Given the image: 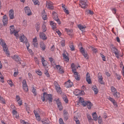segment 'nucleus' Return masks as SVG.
<instances>
[{
  "mask_svg": "<svg viewBox=\"0 0 124 124\" xmlns=\"http://www.w3.org/2000/svg\"><path fill=\"white\" fill-rule=\"evenodd\" d=\"M45 98L46 101H47L48 100L50 103L52 101L53 98L51 95L48 94L45 92H44L43 94L41 95V99L43 102L45 101Z\"/></svg>",
  "mask_w": 124,
  "mask_h": 124,
  "instance_id": "nucleus-1",
  "label": "nucleus"
},
{
  "mask_svg": "<svg viewBox=\"0 0 124 124\" xmlns=\"http://www.w3.org/2000/svg\"><path fill=\"white\" fill-rule=\"evenodd\" d=\"M88 3V1L86 0H80L79 2V5L82 8H85L87 7Z\"/></svg>",
  "mask_w": 124,
  "mask_h": 124,
  "instance_id": "nucleus-2",
  "label": "nucleus"
},
{
  "mask_svg": "<svg viewBox=\"0 0 124 124\" xmlns=\"http://www.w3.org/2000/svg\"><path fill=\"white\" fill-rule=\"evenodd\" d=\"M46 7L47 8L50 10H53L54 9L53 4L52 2L49 1H46Z\"/></svg>",
  "mask_w": 124,
  "mask_h": 124,
  "instance_id": "nucleus-3",
  "label": "nucleus"
},
{
  "mask_svg": "<svg viewBox=\"0 0 124 124\" xmlns=\"http://www.w3.org/2000/svg\"><path fill=\"white\" fill-rule=\"evenodd\" d=\"M56 102L57 106V107L60 111L62 109L63 107L61 102L60 101L59 99H58L56 100Z\"/></svg>",
  "mask_w": 124,
  "mask_h": 124,
  "instance_id": "nucleus-4",
  "label": "nucleus"
},
{
  "mask_svg": "<svg viewBox=\"0 0 124 124\" xmlns=\"http://www.w3.org/2000/svg\"><path fill=\"white\" fill-rule=\"evenodd\" d=\"M22 83L23 89L25 91L27 92L28 91V88L26 80H23Z\"/></svg>",
  "mask_w": 124,
  "mask_h": 124,
  "instance_id": "nucleus-5",
  "label": "nucleus"
},
{
  "mask_svg": "<svg viewBox=\"0 0 124 124\" xmlns=\"http://www.w3.org/2000/svg\"><path fill=\"white\" fill-rule=\"evenodd\" d=\"M98 81L101 84H104V82L103 80V78L101 73H99L98 74Z\"/></svg>",
  "mask_w": 124,
  "mask_h": 124,
  "instance_id": "nucleus-6",
  "label": "nucleus"
},
{
  "mask_svg": "<svg viewBox=\"0 0 124 124\" xmlns=\"http://www.w3.org/2000/svg\"><path fill=\"white\" fill-rule=\"evenodd\" d=\"M24 10L25 14L28 16H30L31 14V11L28 7H26L24 8Z\"/></svg>",
  "mask_w": 124,
  "mask_h": 124,
  "instance_id": "nucleus-7",
  "label": "nucleus"
},
{
  "mask_svg": "<svg viewBox=\"0 0 124 124\" xmlns=\"http://www.w3.org/2000/svg\"><path fill=\"white\" fill-rule=\"evenodd\" d=\"M72 85H73V83L70 80L68 81L65 83V86L67 88L71 87Z\"/></svg>",
  "mask_w": 124,
  "mask_h": 124,
  "instance_id": "nucleus-8",
  "label": "nucleus"
},
{
  "mask_svg": "<svg viewBox=\"0 0 124 124\" xmlns=\"http://www.w3.org/2000/svg\"><path fill=\"white\" fill-rule=\"evenodd\" d=\"M40 38L43 40H45L47 39V37L46 34L42 32H40L39 34Z\"/></svg>",
  "mask_w": 124,
  "mask_h": 124,
  "instance_id": "nucleus-9",
  "label": "nucleus"
},
{
  "mask_svg": "<svg viewBox=\"0 0 124 124\" xmlns=\"http://www.w3.org/2000/svg\"><path fill=\"white\" fill-rule=\"evenodd\" d=\"M107 98L113 103L114 106H117L116 102L113 98L110 96L108 97Z\"/></svg>",
  "mask_w": 124,
  "mask_h": 124,
  "instance_id": "nucleus-10",
  "label": "nucleus"
},
{
  "mask_svg": "<svg viewBox=\"0 0 124 124\" xmlns=\"http://www.w3.org/2000/svg\"><path fill=\"white\" fill-rule=\"evenodd\" d=\"M20 39L21 41L23 42H27V40L26 38L24 35H22L20 37Z\"/></svg>",
  "mask_w": 124,
  "mask_h": 124,
  "instance_id": "nucleus-11",
  "label": "nucleus"
},
{
  "mask_svg": "<svg viewBox=\"0 0 124 124\" xmlns=\"http://www.w3.org/2000/svg\"><path fill=\"white\" fill-rule=\"evenodd\" d=\"M2 21L3 25L5 26L7 23L8 19L7 16L6 15H5L3 17Z\"/></svg>",
  "mask_w": 124,
  "mask_h": 124,
  "instance_id": "nucleus-12",
  "label": "nucleus"
},
{
  "mask_svg": "<svg viewBox=\"0 0 124 124\" xmlns=\"http://www.w3.org/2000/svg\"><path fill=\"white\" fill-rule=\"evenodd\" d=\"M9 16L10 19H13L14 17V12L13 9L10 10L9 11Z\"/></svg>",
  "mask_w": 124,
  "mask_h": 124,
  "instance_id": "nucleus-13",
  "label": "nucleus"
},
{
  "mask_svg": "<svg viewBox=\"0 0 124 124\" xmlns=\"http://www.w3.org/2000/svg\"><path fill=\"white\" fill-rule=\"evenodd\" d=\"M92 89L94 91V94H96L98 93V90L97 87L95 85L93 86L92 87Z\"/></svg>",
  "mask_w": 124,
  "mask_h": 124,
  "instance_id": "nucleus-14",
  "label": "nucleus"
},
{
  "mask_svg": "<svg viewBox=\"0 0 124 124\" xmlns=\"http://www.w3.org/2000/svg\"><path fill=\"white\" fill-rule=\"evenodd\" d=\"M86 104L85 105V106H87V107L89 109H91V107L92 105V104L90 101H86L85 102Z\"/></svg>",
  "mask_w": 124,
  "mask_h": 124,
  "instance_id": "nucleus-15",
  "label": "nucleus"
},
{
  "mask_svg": "<svg viewBox=\"0 0 124 124\" xmlns=\"http://www.w3.org/2000/svg\"><path fill=\"white\" fill-rule=\"evenodd\" d=\"M111 48L114 54L119 52L118 50L116 49L113 45H111Z\"/></svg>",
  "mask_w": 124,
  "mask_h": 124,
  "instance_id": "nucleus-16",
  "label": "nucleus"
},
{
  "mask_svg": "<svg viewBox=\"0 0 124 124\" xmlns=\"http://www.w3.org/2000/svg\"><path fill=\"white\" fill-rule=\"evenodd\" d=\"M79 101L80 103H81V104L84 106H85V105L86 104L85 103L86 101H84V99L82 97H80L79 99Z\"/></svg>",
  "mask_w": 124,
  "mask_h": 124,
  "instance_id": "nucleus-17",
  "label": "nucleus"
},
{
  "mask_svg": "<svg viewBox=\"0 0 124 124\" xmlns=\"http://www.w3.org/2000/svg\"><path fill=\"white\" fill-rule=\"evenodd\" d=\"M65 31L70 36H72L73 35V30H70L69 29H65Z\"/></svg>",
  "mask_w": 124,
  "mask_h": 124,
  "instance_id": "nucleus-18",
  "label": "nucleus"
},
{
  "mask_svg": "<svg viewBox=\"0 0 124 124\" xmlns=\"http://www.w3.org/2000/svg\"><path fill=\"white\" fill-rule=\"evenodd\" d=\"M74 75V77L75 79L77 80H80V76L78 75V74L77 72H73Z\"/></svg>",
  "mask_w": 124,
  "mask_h": 124,
  "instance_id": "nucleus-19",
  "label": "nucleus"
},
{
  "mask_svg": "<svg viewBox=\"0 0 124 124\" xmlns=\"http://www.w3.org/2000/svg\"><path fill=\"white\" fill-rule=\"evenodd\" d=\"M42 16L43 20H45L46 19L47 16L44 10H43V12L42 14Z\"/></svg>",
  "mask_w": 124,
  "mask_h": 124,
  "instance_id": "nucleus-20",
  "label": "nucleus"
},
{
  "mask_svg": "<svg viewBox=\"0 0 124 124\" xmlns=\"http://www.w3.org/2000/svg\"><path fill=\"white\" fill-rule=\"evenodd\" d=\"M63 115L64 119L67 120L68 119L69 114L67 112L64 110L63 111Z\"/></svg>",
  "mask_w": 124,
  "mask_h": 124,
  "instance_id": "nucleus-21",
  "label": "nucleus"
},
{
  "mask_svg": "<svg viewBox=\"0 0 124 124\" xmlns=\"http://www.w3.org/2000/svg\"><path fill=\"white\" fill-rule=\"evenodd\" d=\"M40 47L43 51H44L46 48V46L44 43L42 42L40 43Z\"/></svg>",
  "mask_w": 124,
  "mask_h": 124,
  "instance_id": "nucleus-22",
  "label": "nucleus"
},
{
  "mask_svg": "<svg viewBox=\"0 0 124 124\" xmlns=\"http://www.w3.org/2000/svg\"><path fill=\"white\" fill-rule=\"evenodd\" d=\"M14 59L16 61L18 62H19V63H21L20 62H19V61L20 60V58L18 56H17V55H15L14 56Z\"/></svg>",
  "mask_w": 124,
  "mask_h": 124,
  "instance_id": "nucleus-23",
  "label": "nucleus"
},
{
  "mask_svg": "<svg viewBox=\"0 0 124 124\" xmlns=\"http://www.w3.org/2000/svg\"><path fill=\"white\" fill-rule=\"evenodd\" d=\"M50 24L51 25L52 28L53 30H54L56 28V23L54 22H53L52 21H50Z\"/></svg>",
  "mask_w": 124,
  "mask_h": 124,
  "instance_id": "nucleus-24",
  "label": "nucleus"
},
{
  "mask_svg": "<svg viewBox=\"0 0 124 124\" xmlns=\"http://www.w3.org/2000/svg\"><path fill=\"white\" fill-rule=\"evenodd\" d=\"M10 34H12L15 31L14 25H12L10 26Z\"/></svg>",
  "mask_w": 124,
  "mask_h": 124,
  "instance_id": "nucleus-25",
  "label": "nucleus"
},
{
  "mask_svg": "<svg viewBox=\"0 0 124 124\" xmlns=\"http://www.w3.org/2000/svg\"><path fill=\"white\" fill-rule=\"evenodd\" d=\"M113 96L116 98H118L120 97V93L119 92H116L112 94Z\"/></svg>",
  "mask_w": 124,
  "mask_h": 124,
  "instance_id": "nucleus-26",
  "label": "nucleus"
},
{
  "mask_svg": "<svg viewBox=\"0 0 124 124\" xmlns=\"http://www.w3.org/2000/svg\"><path fill=\"white\" fill-rule=\"evenodd\" d=\"M71 67L73 72H75V71L76 70V65L74 63H72L71 64Z\"/></svg>",
  "mask_w": 124,
  "mask_h": 124,
  "instance_id": "nucleus-27",
  "label": "nucleus"
},
{
  "mask_svg": "<svg viewBox=\"0 0 124 124\" xmlns=\"http://www.w3.org/2000/svg\"><path fill=\"white\" fill-rule=\"evenodd\" d=\"M49 60L50 62L52 65L53 66L55 65L54 62V59L51 57H50L49 58Z\"/></svg>",
  "mask_w": 124,
  "mask_h": 124,
  "instance_id": "nucleus-28",
  "label": "nucleus"
},
{
  "mask_svg": "<svg viewBox=\"0 0 124 124\" xmlns=\"http://www.w3.org/2000/svg\"><path fill=\"white\" fill-rule=\"evenodd\" d=\"M63 59L65 60L66 61L68 62L69 61V58L68 57L67 55H66L64 53L62 54Z\"/></svg>",
  "mask_w": 124,
  "mask_h": 124,
  "instance_id": "nucleus-29",
  "label": "nucleus"
},
{
  "mask_svg": "<svg viewBox=\"0 0 124 124\" xmlns=\"http://www.w3.org/2000/svg\"><path fill=\"white\" fill-rule=\"evenodd\" d=\"M4 51L5 52V53L6 54H9V52L8 50V48L6 47V46H3L2 47Z\"/></svg>",
  "mask_w": 124,
  "mask_h": 124,
  "instance_id": "nucleus-30",
  "label": "nucleus"
},
{
  "mask_svg": "<svg viewBox=\"0 0 124 124\" xmlns=\"http://www.w3.org/2000/svg\"><path fill=\"white\" fill-rule=\"evenodd\" d=\"M53 18L55 21L57 22L58 24H60L61 23V21L58 17V16H57L56 17H54Z\"/></svg>",
  "mask_w": 124,
  "mask_h": 124,
  "instance_id": "nucleus-31",
  "label": "nucleus"
},
{
  "mask_svg": "<svg viewBox=\"0 0 124 124\" xmlns=\"http://www.w3.org/2000/svg\"><path fill=\"white\" fill-rule=\"evenodd\" d=\"M78 27L81 30L83 31L86 27L85 25L83 26L82 25H81L80 24H79L78 25Z\"/></svg>",
  "mask_w": 124,
  "mask_h": 124,
  "instance_id": "nucleus-32",
  "label": "nucleus"
},
{
  "mask_svg": "<svg viewBox=\"0 0 124 124\" xmlns=\"http://www.w3.org/2000/svg\"><path fill=\"white\" fill-rule=\"evenodd\" d=\"M93 117V119L95 121H96L97 119V117H98L96 112H94L92 115Z\"/></svg>",
  "mask_w": 124,
  "mask_h": 124,
  "instance_id": "nucleus-33",
  "label": "nucleus"
},
{
  "mask_svg": "<svg viewBox=\"0 0 124 124\" xmlns=\"http://www.w3.org/2000/svg\"><path fill=\"white\" fill-rule=\"evenodd\" d=\"M55 88L57 92L58 93L60 94H61L62 92L61 91V88L60 87V86H58L57 87H56Z\"/></svg>",
  "mask_w": 124,
  "mask_h": 124,
  "instance_id": "nucleus-34",
  "label": "nucleus"
},
{
  "mask_svg": "<svg viewBox=\"0 0 124 124\" xmlns=\"http://www.w3.org/2000/svg\"><path fill=\"white\" fill-rule=\"evenodd\" d=\"M111 90L112 93V94L117 92L116 89L113 86H111L110 88Z\"/></svg>",
  "mask_w": 124,
  "mask_h": 124,
  "instance_id": "nucleus-35",
  "label": "nucleus"
},
{
  "mask_svg": "<svg viewBox=\"0 0 124 124\" xmlns=\"http://www.w3.org/2000/svg\"><path fill=\"white\" fill-rule=\"evenodd\" d=\"M39 25L40 24L39 23H36L35 25V28L37 32L38 31L39 29Z\"/></svg>",
  "mask_w": 124,
  "mask_h": 124,
  "instance_id": "nucleus-36",
  "label": "nucleus"
},
{
  "mask_svg": "<svg viewBox=\"0 0 124 124\" xmlns=\"http://www.w3.org/2000/svg\"><path fill=\"white\" fill-rule=\"evenodd\" d=\"M25 107L26 108V110L28 113L29 114L30 113V108L29 107H28L27 104L25 103Z\"/></svg>",
  "mask_w": 124,
  "mask_h": 124,
  "instance_id": "nucleus-37",
  "label": "nucleus"
},
{
  "mask_svg": "<svg viewBox=\"0 0 124 124\" xmlns=\"http://www.w3.org/2000/svg\"><path fill=\"white\" fill-rule=\"evenodd\" d=\"M42 123L43 124H49L50 122L48 119H46L45 121H42Z\"/></svg>",
  "mask_w": 124,
  "mask_h": 124,
  "instance_id": "nucleus-38",
  "label": "nucleus"
},
{
  "mask_svg": "<svg viewBox=\"0 0 124 124\" xmlns=\"http://www.w3.org/2000/svg\"><path fill=\"white\" fill-rule=\"evenodd\" d=\"M0 43L1 45L3 46H6V45L5 42L2 39H0Z\"/></svg>",
  "mask_w": 124,
  "mask_h": 124,
  "instance_id": "nucleus-39",
  "label": "nucleus"
},
{
  "mask_svg": "<svg viewBox=\"0 0 124 124\" xmlns=\"http://www.w3.org/2000/svg\"><path fill=\"white\" fill-rule=\"evenodd\" d=\"M42 29L43 32H45L46 31L47 28L44 24H43L42 26Z\"/></svg>",
  "mask_w": 124,
  "mask_h": 124,
  "instance_id": "nucleus-40",
  "label": "nucleus"
},
{
  "mask_svg": "<svg viewBox=\"0 0 124 124\" xmlns=\"http://www.w3.org/2000/svg\"><path fill=\"white\" fill-rule=\"evenodd\" d=\"M69 46L71 50L72 51H73L75 50V47L73 45L72 43H71L70 45Z\"/></svg>",
  "mask_w": 124,
  "mask_h": 124,
  "instance_id": "nucleus-41",
  "label": "nucleus"
},
{
  "mask_svg": "<svg viewBox=\"0 0 124 124\" xmlns=\"http://www.w3.org/2000/svg\"><path fill=\"white\" fill-rule=\"evenodd\" d=\"M15 71L14 73V77H16L18 74V70L17 69H15Z\"/></svg>",
  "mask_w": 124,
  "mask_h": 124,
  "instance_id": "nucleus-42",
  "label": "nucleus"
},
{
  "mask_svg": "<svg viewBox=\"0 0 124 124\" xmlns=\"http://www.w3.org/2000/svg\"><path fill=\"white\" fill-rule=\"evenodd\" d=\"M64 72V71L63 70L62 67H61L59 69V73L62 74Z\"/></svg>",
  "mask_w": 124,
  "mask_h": 124,
  "instance_id": "nucleus-43",
  "label": "nucleus"
},
{
  "mask_svg": "<svg viewBox=\"0 0 124 124\" xmlns=\"http://www.w3.org/2000/svg\"><path fill=\"white\" fill-rule=\"evenodd\" d=\"M86 80L87 82L88 83V84H90L91 83V80L90 77L88 78H86Z\"/></svg>",
  "mask_w": 124,
  "mask_h": 124,
  "instance_id": "nucleus-44",
  "label": "nucleus"
},
{
  "mask_svg": "<svg viewBox=\"0 0 124 124\" xmlns=\"http://www.w3.org/2000/svg\"><path fill=\"white\" fill-rule=\"evenodd\" d=\"M0 102L1 103L3 104L5 103V102L4 101V99L3 98L0 96Z\"/></svg>",
  "mask_w": 124,
  "mask_h": 124,
  "instance_id": "nucleus-45",
  "label": "nucleus"
},
{
  "mask_svg": "<svg viewBox=\"0 0 124 124\" xmlns=\"http://www.w3.org/2000/svg\"><path fill=\"white\" fill-rule=\"evenodd\" d=\"M18 32L17 31H14V35L16 37V38H17L19 36L18 34Z\"/></svg>",
  "mask_w": 124,
  "mask_h": 124,
  "instance_id": "nucleus-46",
  "label": "nucleus"
},
{
  "mask_svg": "<svg viewBox=\"0 0 124 124\" xmlns=\"http://www.w3.org/2000/svg\"><path fill=\"white\" fill-rule=\"evenodd\" d=\"M78 90H76L75 91V94L76 96H78L81 95L80 93V92L79 91H78Z\"/></svg>",
  "mask_w": 124,
  "mask_h": 124,
  "instance_id": "nucleus-47",
  "label": "nucleus"
},
{
  "mask_svg": "<svg viewBox=\"0 0 124 124\" xmlns=\"http://www.w3.org/2000/svg\"><path fill=\"white\" fill-rule=\"evenodd\" d=\"M32 91L33 93L34 94V95L35 96H36L37 94L36 90L35 88H34V87H33V89L32 90Z\"/></svg>",
  "mask_w": 124,
  "mask_h": 124,
  "instance_id": "nucleus-48",
  "label": "nucleus"
},
{
  "mask_svg": "<svg viewBox=\"0 0 124 124\" xmlns=\"http://www.w3.org/2000/svg\"><path fill=\"white\" fill-rule=\"evenodd\" d=\"M100 54L101 55V57L102 58V60H103L104 61H106V58H105V56L104 55H103L102 54L100 53Z\"/></svg>",
  "mask_w": 124,
  "mask_h": 124,
  "instance_id": "nucleus-49",
  "label": "nucleus"
},
{
  "mask_svg": "<svg viewBox=\"0 0 124 124\" xmlns=\"http://www.w3.org/2000/svg\"><path fill=\"white\" fill-rule=\"evenodd\" d=\"M44 73L48 77H49L50 75L48 73V72L46 70H45L44 71Z\"/></svg>",
  "mask_w": 124,
  "mask_h": 124,
  "instance_id": "nucleus-50",
  "label": "nucleus"
},
{
  "mask_svg": "<svg viewBox=\"0 0 124 124\" xmlns=\"http://www.w3.org/2000/svg\"><path fill=\"white\" fill-rule=\"evenodd\" d=\"M115 75L116 76L118 80H120L121 78V76L119 74H117V73H116Z\"/></svg>",
  "mask_w": 124,
  "mask_h": 124,
  "instance_id": "nucleus-51",
  "label": "nucleus"
},
{
  "mask_svg": "<svg viewBox=\"0 0 124 124\" xmlns=\"http://www.w3.org/2000/svg\"><path fill=\"white\" fill-rule=\"evenodd\" d=\"M42 63L44 67H45L47 65L48 62L47 61H46L42 62Z\"/></svg>",
  "mask_w": 124,
  "mask_h": 124,
  "instance_id": "nucleus-52",
  "label": "nucleus"
},
{
  "mask_svg": "<svg viewBox=\"0 0 124 124\" xmlns=\"http://www.w3.org/2000/svg\"><path fill=\"white\" fill-rule=\"evenodd\" d=\"M8 82L11 86L13 85V84L11 80H8Z\"/></svg>",
  "mask_w": 124,
  "mask_h": 124,
  "instance_id": "nucleus-53",
  "label": "nucleus"
},
{
  "mask_svg": "<svg viewBox=\"0 0 124 124\" xmlns=\"http://www.w3.org/2000/svg\"><path fill=\"white\" fill-rule=\"evenodd\" d=\"M111 9L112 11L113 12V13L114 14H116V9L115 8H111Z\"/></svg>",
  "mask_w": 124,
  "mask_h": 124,
  "instance_id": "nucleus-54",
  "label": "nucleus"
},
{
  "mask_svg": "<svg viewBox=\"0 0 124 124\" xmlns=\"http://www.w3.org/2000/svg\"><path fill=\"white\" fill-rule=\"evenodd\" d=\"M83 55L85 58L87 59L88 58V57L87 56V54L86 53H85V52L84 53L82 54Z\"/></svg>",
  "mask_w": 124,
  "mask_h": 124,
  "instance_id": "nucleus-55",
  "label": "nucleus"
},
{
  "mask_svg": "<svg viewBox=\"0 0 124 124\" xmlns=\"http://www.w3.org/2000/svg\"><path fill=\"white\" fill-rule=\"evenodd\" d=\"M61 44L62 46H64L65 45V40H63L61 41Z\"/></svg>",
  "mask_w": 124,
  "mask_h": 124,
  "instance_id": "nucleus-56",
  "label": "nucleus"
},
{
  "mask_svg": "<svg viewBox=\"0 0 124 124\" xmlns=\"http://www.w3.org/2000/svg\"><path fill=\"white\" fill-rule=\"evenodd\" d=\"M53 17V18L54 17H56L58 16L57 13L54 11H53L52 13Z\"/></svg>",
  "mask_w": 124,
  "mask_h": 124,
  "instance_id": "nucleus-57",
  "label": "nucleus"
},
{
  "mask_svg": "<svg viewBox=\"0 0 124 124\" xmlns=\"http://www.w3.org/2000/svg\"><path fill=\"white\" fill-rule=\"evenodd\" d=\"M54 84L55 86V88L56 87H57L58 86H59V85L58 84V83L56 81H54Z\"/></svg>",
  "mask_w": 124,
  "mask_h": 124,
  "instance_id": "nucleus-58",
  "label": "nucleus"
},
{
  "mask_svg": "<svg viewBox=\"0 0 124 124\" xmlns=\"http://www.w3.org/2000/svg\"><path fill=\"white\" fill-rule=\"evenodd\" d=\"M33 2L34 3L35 5L37 4H38V0H32Z\"/></svg>",
  "mask_w": 124,
  "mask_h": 124,
  "instance_id": "nucleus-59",
  "label": "nucleus"
},
{
  "mask_svg": "<svg viewBox=\"0 0 124 124\" xmlns=\"http://www.w3.org/2000/svg\"><path fill=\"white\" fill-rule=\"evenodd\" d=\"M80 52L82 53V54L85 52L84 50L82 47H80Z\"/></svg>",
  "mask_w": 124,
  "mask_h": 124,
  "instance_id": "nucleus-60",
  "label": "nucleus"
},
{
  "mask_svg": "<svg viewBox=\"0 0 124 124\" xmlns=\"http://www.w3.org/2000/svg\"><path fill=\"white\" fill-rule=\"evenodd\" d=\"M33 44L34 47H36V48L38 47V44L37 42L33 43Z\"/></svg>",
  "mask_w": 124,
  "mask_h": 124,
  "instance_id": "nucleus-61",
  "label": "nucleus"
},
{
  "mask_svg": "<svg viewBox=\"0 0 124 124\" xmlns=\"http://www.w3.org/2000/svg\"><path fill=\"white\" fill-rule=\"evenodd\" d=\"M87 116L88 120H92L91 116L89 114H87Z\"/></svg>",
  "mask_w": 124,
  "mask_h": 124,
  "instance_id": "nucleus-62",
  "label": "nucleus"
},
{
  "mask_svg": "<svg viewBox=\"0 0 124 124\" xmlns=\"http://www.w3.org/2000/svg\"><path fill=\"white\" fill-rule=\"evenodd\" d=\"M36 73L39 76H41L42 75V72L39 70L37 71H36Z\"/></svg>",
  "mask_w": 124,
  "mask_h": 124,
  "instance_id": "nucleus-63",
  "label": "nucleus"
},
{
  "mask_svg": "<svg viewBox=\"0 0 124 124\" xmlns=\"http://www.w3.org/2000/svg\"><path fill=\"white\" fill-rule=\"evenodd\" d=\"M34 60L37 64H39V60L37 59V58H34Z\"/></svg>",
  "mask_w": 124,
  "mask_h": 124,
  "instance_id": "nucleus-64",
  "label": "nucleus"
}]
</instances>
